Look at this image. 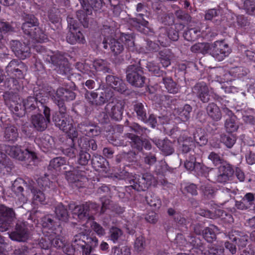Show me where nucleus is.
Here are the masks:
<instances>
[{
  "mask_svg": "<svg viewBox=\"0 0 255 255\" xmlns=\"http://www.w3.org/2000/svg\"><path fill=\"white\" fill-rule=\"evenodd\" d=\"M86 97L88 100L92 104L102 105L108 100L109 96L107 95L105 91L101 92L100 94H98L95 92H91L89 95L86 94Z\"/></svg>",
  "mask_w": 255,
  "mask_h": 255,
  "instance_id": "21",
  "label": "nucleus"
},
{
  "mask_svg": "<svg viewBox=\"0 0 255 255\" xmlns=\"http://www.w3.org/2000/svg\"><path fill=\"white\" fill-rule=\"evenodd\" d=\"M5 70L8 75L14 74L18 78H21L23 76V71L26 70V68L20 61L13 60L8 63Z\"/></svg>",
  "mask_w": 255,
  "mask_h": 255,
  "instance_id": "16",
  "label": "nucleus"
},
{
  "mask_svg": "<svg viewBox=\"0 0 255 255\" xmlns=\"http://www.w3.org/2000/svg\"><path fill=\"white\" fill-rule=\"evenodd\" d=\"M208 158L211 160L215 165L222 163V159L221 157L214 152H212L210 153L208 156Z\"/></svg>",
  "mask_w": 255,
  "mask_h": 255,
  "instance_id": "55",
  "label": "nucleus"
},
{
  "mask_svg": "<svg viewBox=\"0 0 255 255\" xmlns=\"http://www.w3.org/2000/svg\"><path fill=\"white\" fill-rule=\"evenodd\" d=\"M242 200L248 208H249L254 204L255 195L252 193H248L242 198Z\"/></svg>",
  "mask_w": 255,
  "mask_h": 255,
  "instance_id": "49",
  "label": "nucleus"
},
{
  "mask_svg": "<svg viewBox=\"0 0 255 255\" xmlns=\"http://www.w3.org/2000/svg\"><path fill=\"white\" fill-rule=\"evenodd\" d=\"M154 142L155 144L164 155H170L173 152L174 149L172 143L168 139H155Z\"/></svg>",
  "mask_w": 255,
  "mask_h": 255,
  "instance_id": "22",
  "label": "nucleus"
},
{
  "mask_svg": "<svg viewBox=\"0 0 255 255\" xmlns=\"http://www.w3.org/2000/svg\"><path fill=\"white\" fill-rule=\"evenodd\" d=\"M83 230L81 233L76 235L73 238L74 246H80L83 248L85 246L89 247L92 249L97 247L98 244V240L96 237H89L86 234L89 232V230L85 228V224H83Z\"/></svg>",
  "mask_w": 255,
  "mask_h": 255,
  "instance_id": "5",
  "label": "nucleus"
},
{
  "mask_svg": "<svg viewBox=\"0 0 255 255\" xmlns=\"http://www.w3.org/2000/svg\"><path fill=\"white\" fill-rule=\"evenodd\" d=\"M68 22L69 24L70 32L67 36V42L71 44L84 43L85 41L84 37L76 26L72 24V18H69Z\"/></svg>",
  "mask_w": 255,
  "mask_h": 255,
  "instance_id": "12",
  "label": "nucleus"
},
{
  "mask_svg": "<svg viewBox=\"0 0 255 255\" xmlns=\"http://www.w3.org/2000/svg\"><path fill=\"white\" fill-rule=\"evenodd\" d=\"M194 139L201 145L205 144L207 142V139L204 135L199 136L195 133L194 134Z\"/></svg>",
  "mask_w": 255,
  "mask_h": 255,
  "instance_id": "60",
  "label": "nucleus"
},
{
  "mask_svg": "<svg viewBox=\"0 0 255 255\" xmlns=\"http://www.w3.org/2000/svg\"><path fill=\"white\" fill-rule=\"evenodd\" d=\"M26 20L22 25V29L25 34L30 36L39 42H44L47 39L46 36L38 26L37 19L33 15L28 16Z\"/></svg>",
  "mask_w": 255,
  "mask_h": 255,
  "instance_id": "2",
  "label": "nucleus"
},
{
  "mask_svg": "<svg viewBox=\"0 0 255 255\" xmlns=\"http://www.w3.org/2000/svg\"><path fill=\"white\" fill-rule=\"evenodd\" d=\"M84 10L85 11L84 12L83 10H79L77 12V16L79 21L81 22L82 20H84L86 18V15L90 14V12H91V9H89L87 7L86 4L84 0H79Z\"/></svg>",
  "mask_w": 255,
  "mask_h": 255,
  "instance_id": "38",
  "label": "nucleus"
},
{
  "mask_svg": "<svg viewBox=\"0 0 255 255\" xmlns=\"http://www.w3.org/2000/svg\"><path fill=\"white\" fill-rule=\"evenodd\" d=\"M106 81L110 87L118 92H122L126 89L125 84L119 78L109 75L106 77Z\"/></svg>",
  "mask_w": 255,
  "mask_h": 255,
  "instance_id": "23",
  "label": "nucleus"
},
{
  "mask_svg": "<svg viewBox=\"0 0 255 255\" xmlns=\"http://www.w3.org/2000/svg\"><path fill=\"white\" fill-rule=\"evenodd\" d=\"M147 203L153 208L154 210L159 209L161 205L160 199L153 193H150L146 197Z\"/></svg>",
  "mask_w": 255,
  "mask_h": 255,
  "instance_id": "29",
  "label": "nucleus"
},
{
  "mask_svg": "<svg viewBox=\"0 0 255 255\" xmlns=\"http://www.w3.org/2000/svg\"><path fill=\"white\" fill-rule=\"evenodd\" d=\"M44 118L42 115H35L32 117V123L37 130H44L50 122V110L47 107H43Z\"/></svg>",
  "mask_w": 255,
  "mask_h": 255,
  "instance_id": "11",
  "label": "nucleus"
},
{
  "mask_svg": "<svg viewBox=\"0 0 255 255\" xmlns=\"http://www.w3.org/2000/svg\"><path fill=\"white\" fill-rule=\"evenodd\" d=\"M13 216L14 212L11 209L7 208L3 205H0V218H12Z\"/></svg>",
  "mask_w": 255,
  "mask_h": 255,
  "instance_id": "48",
  "label": "nucleus"
},
{
  "mask_svg": "<svg viewBox=\"0 0 255 255\" xmlns=\"http://www.w3.org/2000/svg\"><path fill=\"white\" fill-rule=\"evenodd\" d=\"M127 78L130 84L137 87L143 86L145 82V77L142 76V72L134 65L128 67Z\"/></svg>",
  "mask_w": 255,
  "mask_h": 255,
  "instance_id": "8",
  "label": "nucleus"
},
{
  "mask_svg": "<svg viewBox=\"0 0 255 255\" xmlns=\"http://www.w3.org/2000/svg\"><path fill=\"white\" fill-rule=\"evenodd\" d=\"M48 97L47 96H44L42 93H39L37 94L36 97H29L23 101V108H20L21 112L18 113L19 116L22 115L24 113V110H33L35 109L36 107L39 108L38 104H40L43 109L44 104L47 101Z\"/></svg>",
  "mask_w": 255,
  "mask_h": 255,
  "instance_id": "6",
  "label": "nucleus"
},
{
  "mask_svg": "<svg viewBox=\"0 0 255 255\" xmlns=\"http://www.w3.org/2000/svg\"><path fill=\"white\" fill-rule=\"evenodd\" d=\"M53 142L52 137L48 135H44L41 138V144L44 148L49 149L51 147Z\"/></svg>",
  "mask_w": 255,
  "mask_h": 255,
  "instance_id": "51",
  "label": "nucleus"
},
{
  "mask_svg": "<svg viewBox=\"0 0 255 255\" xmlns=\"http://www.w3.org/2000/svg\"><path fill=\"white\" fill-rule=\"evenodd\" d=\"M12 50L15 55L21 59H24L30 54V49L25 43H21L17 40H12L10 42Z\"/></svg>",
  "mask_w": 255,
  "mask_h": 255,
  "instance_id": "15",
  "label": "nucleus"
},
{
  "mask_svg": "<svg viewBox=\"0 0 255 255\" xmlns=\"http://www.w3.org/2000/svg\"><path fill=\"white\" fill-rule=\"evenodd\" d=\"M134 111L136 113L138 118L144 122L147 121L145 111L143 105L141 103H138L134 106Z\"/></svg>",
  "mask_w": 255,
  "mask_h": 255,
  "instance_id": "39",
  "label": "nucleus"
},
{
  "mask_svg": "<svg viewBox=\"0 0 255 255\" xmlns=\"http://www.w3.org/2000/svg\"><path fill=\"white\" fill-rule=\"evenodd\" d=\"M145 247V241L144 237L139 236L137 237L134 244V248L137 252L142 251Z\"/></svg>",
  "mask_w": 255,
  "mask_h": 255,
  "instance_id": "46",
  "label": "nucleus"
},
{
  "mask_svg": "<svg viewBox=\"0 0 255 255\" xmlns=\"http://www.w3.org/2000/svg\"><path fill=\"white\" fill-rule=\"evenodd\" d=\"M65 163V160L63 158L56 157L50 161L49 166L50 167L57 170H60L61 169V166L64 165Z\"/></svg>",
  "mask_w": 255,
  "mask_h": 255,
  "instance_id": "44",
  "label": "nucleus"
},
{
  "mask_svg": "<svg viewBox=\"0 0 255 255\" xmlns=\"http://www.w3.org/2000/svg\"><path fill=\"white\" fill-rule=\"evenodd\" d=\"M211 54L217 60L221 61L231 53L228 44L221 41H216L210 48Z\"/></svg>",
  "mask_w": 255,
  "mask_h": 255,
  "instance_id": "9",
  "label": "nucleus"
},
{
  "mask_svg": "<svg viewBox=\"0 0 255 255\" xmlns=\"http://www.w3.org/2000/svg\"><path fill=\"white\" fill-rule=\"evenodd\" d=\"M156 160V158L155 155L153 154L150 153L146 155L144 158L145 162L149 165H152L154 164Z\"/></svg>",
  "mask_w": 255,
  "mask_h": 255,
  "instance_id": "64",
  "label": "nucleus"
},
{
  "mask_svg": "<svg viewBox=\"0 0 255 255\" xmlns=\"http://www.w3.org/2000/svg\"><path fill=\"white\" fill-rule=\"evenodd\" d=\"M8 236L12 240L25 242L29 237V233L24 223L17 224L15 231L9 234Z\"/></svg>",
  "mask_w": 255,
  "mask_h": 255,
  "instance_id": "14",
  "label": "nucleus"
},
{
  "mask_svg": "<svg viewBox=\"0 0 255 255\" xmlns=\"http://www.w3.org/2000/svg\"><path fill=\"white\" fill-rule=\"evenodd\" d=\"M133 188L138 191H144L155 182V179L150 173H145L138 178L133 179Z\"/></svg>",
  "mask_w": 255,
  "mask_h": 255,
  "instance_id": "13",
  "label": "nucleus"
},
{
  "mask_svg": "<svg viewBox=\"0 0 255 255\" xmlns=\"http://www.w3.org/2000/svg\"><path fill=\"white\" fill-rule=\"evenodd\" d=\"M56 216L59 220L66 221L68 219V214L67 210L61 204H58L55 208Z\"/></svg>",
  "mask_w": 255,
  "mask_h": 255,
  "instance_id": "31",
  "label": "nucleus"
},
{
  "mask_svg": "<svg viewBox=\"0 0 255 255\" xmlns=\"http://www.w3.org/2000/svg\"><path fill=\"white\" fill-rule=\"evenodd\" d=\"M64 101L73 100L76 97L73 92L65 89H64Z\"/></svg>",
  "mask_w": 255,
  "mask_h": 255,
  "instance_id": "62",
  "label": "nucleus"
},
{
  "mask_svg": "<svg viewBox=\"0 0 255 255\" xmlns=\"http://www.w3.org/2000/svg\"><path fill=\"white\" fill-rule=\"evenodd\" d=\"M143 15L141 13L137 14L136 15V17L135 18L136 21L138 25H141L143 27H147L148 22L147 21L142 18ZM138 26L140 27V25H138Z\"/></svg>",
  "mask_w": 255,
  "mask_h": 255,
  "instance_id": "59",
  "label": "nucleus"
},
{
  "mask_svg": "<svg viewBox=\"0 0 255 255\" xmlns=\"http://www.w3.org/2000/svg\"><path fill=\"white\" fill-rule=\"evenodd\" d=\"M178 142L180 144L182 145L183 147V152H187L188 151H189V146L191 145L190 143L192 142V140H191V138H190L188 139H186V140L183 141L182 143H181L182 139L180 138L178 140Z\"/></svg>",
  "mask_w": 255,
  "mask_h": 255,
  "instance_id": "58",
  "label": "nucleus"
},
{
  "mask_svg": "<svg viewBox=\"0 0 255 255\" xmlns=\"http://www.w3.org/2000/svg\"><path fill=\"white\" fill-rule=\"evenodd\" d=\"M87 3L90 6L88 5H86L87 7L91 9V12L90 14L92 12V9L94 8H99L101 5V0H86Z\"/></svg>",
  "mask_w": 255,
  "mask_h": 255,
  "instance_id": "56",
  "label": "nucleus"
},
{
  "mask_svg": "<svg viewBox=\"0 0 255 255\" xmlns=\"http://www.w3.org/2000/svg\"><path fill=\"white\" fill-rule=\"evenodd\" d=\"M50 240V239L49 238H47V239L46 238H42L39 243L40 247L45 250L48 249L51 244Z\"/></svg>",
  "mask_w": 255,
  "mask_h": 255,
  "instance_id": "61",
  "label": "nucleus"
},
{
  "mask_svg": "<svg viewBox=\"0 0 255 255\" xmlns=\"http://www.w3.org/2000/svg\"><path fill=\"white\" fill-rule=\"evenodd\" d=\"M109 45L112 52L115 55L120 54L123 50V45L114 39L110 40Z\"/></svg>",
  "mask_w": 255,
  "mask_h": 255,
  "instance_id": "37",
  "label": "nucleus"
},
{
  "mask_svg": "<svg viewBox=\"0 0 255 255\" xmlns=\"http://www.w3.org/2000/svg\"><path fill=\"white\" fill-rule=\"evenodd\" d=\"M55 234L50 235L51 244L55 248H63L65 246V240L61 235Z\"/></svg>",
  "mask_w": 255,
  "mask_h": 255,
  "instance_id": "36",
  "label": "nucleus"
},
{
  "mask_svg": "<svg viewBox=\"0 0 255 255\" xmlns=\"http://www.w3.org/2000/svg\"><path fill=\"white\" fill-rule=\"evenodd\" d=\"M236 137L233 135H225L222 137V142L229 148H231L235 144L236 141Z\"/></svg>",
  "mask_w": 255,
  "mask_h": 255,
  "instance_id": "50",
  "label": "nucleus"
},
{
  "mask_svg": "<svg viewBox=\"0 0 255 255\" xmlns=\"http://www.w3.org/2000/svg\"><path fill=\"white\" fill-rule=\"evenodd\" d=\"M215 218H220L225 223L231 224L233 222L234 219L231 214H228L221 209H217L215 211Z\"/></svg>",
  "mask_w": 255,
  "mask_h": 255,
  "instance_id": "34",
  "label": "nucleus"
},
{
  "mask_svg": "<svg viewBox=\"0 0 255 255\" xmlns=\"http://www.w3.org/2000/svg\"><path fill=\"white\" fill-rule=\"evenodd\" d=\"M106 113L112 118L119 121L122 119L124 104L122 101L115 100L108 103L105 108Z\"/></svg>",
  "mask_w": 255,
  "mask_h": 255,
  "instance_id": "10",
  "label": "nucleus"
},
{
  "mask_svg": "<svg viewBox=\"0 0 255 255\" xmlns=\"http://www.w3.org/2000/svg\"><path fill=\"white\" fill-rule=\"evenodd\" d=\"M121 40L125 43L127 48L130 51H133L134 49V42L133 37L130 34H123L121 37Z\"/></svg>",
  "mask_w": 255,
  "mask_h": 255,
  "instance_id": "35",
  "label": "nucleus"
},
{
  "mask_svg": "<svg viewBox=\"0 0 255 255\" xmlns=\"http://www.w3.org/2000/svg\"><path fill=\"white\" fill-rule=\"evenodd\" d=\"M217 10L215 8L208 10L205 14V19L207 20H211L218 15Z\"/></svg>",
  "mask_w": 255,
  "mask_h": 255,
  "instance_id": "57",
  "label": "nucleus"
},
{
  "mask_svg": "<svg viewBox=\"0 0 255 255\" xmlns=\"http://www.w3.org/2000/svg\"><path fill=\"white\" fill-rule=\"evenodd\" d=\"M70 210H72V214L74 216L81 221H86V225L88 227L91 226L94 231L99 236L105 235V231L104 228L99 224L93 221L92 217L89 216L88 211L90 208V204L86 203L80 205L75 206L74 203H70L69 205Z\"/></svg>",
  "mask_w": 255,
  "mask_h": 255,
  "instance_id": "1",
  "label": "nucleus"
},
{
  "mask_svg": "<svg viewBox=\"0 0 255 255\" xmlns=\"http://www.w3.org/2000/svg\"><path fill=\"white\" fill-rule=\"evenodd\" d=\"M225 127L228 132L236 131L239 128V126L236 122V117H231L230 118H227L225 123Z\"/></svg>",
  "mask_w": 255,
  "mask_h": 255,
  "instance_id": "28",
  "label": "nucleus"
},
{
  "mask_svg": "<svg viewBox=\"0 0 255 255\" xmlns=\"http://www.w3.org/2000/svg\"><path fill=\"white\" fill-rule=\"evenodd\" d=\"M209 45L205 43H198L194 44L191 47V50L195 53H205L207 52Z\"/></svg>",
  "mask_w": 255,
  "mask_h": 255,
  "instance_id": "41",
  "label": "nucleus"
},
{
  "mask_svg": "<svg viewBox=\"0 0 255 255\" xmlns=\"http://www.w3.org/2000/svg\"><path fill=\"white\" fill-rule=\"evenodd\" d=\"M192 92L203 103H207L209 101L210 96L209 90L205 83H199L197 84L193 88Z\"/></svg>",
  "mask_w": 255,
  "mask_h": 255,
  "instance_id": "17",
  "label": "nucleus"
},
{
  "mask_svg": "<svg viewBox=\"0 0 255 255\" xmlns=\"http://www.w3.org/2000/svg\"><path fill=\"white\" fill-rule=\"evenodd\" d=\"M113 255H130L129 248L128 246H124L121 248L115 247L112 251Z\"/></svg>",
  "mask_w": 255,
  "mask_h": 255,
  "instance_id": "45",
  "label": "nucleus"
},
{
  "mask_svg": "<svg viewBox=\"0 0 255 255\" xmlns=\"http://www.w3.org/2000/svg\"><path fill=\"white\" fill-rule=\"evenodd\" d=\"M14 24L13 22L0 20V40L3 38L4 34L14 30Z\"/></svg>",
  "mask_w": 255,
  "mask_h": 255,
  "instance_id": "27",
  "label": "nucleus"
},
{
  "mask_svg": "<svg viewBox=\"0 0 255 255\" xmlns=\"http://www.w3.org/2000/svg\"><path fill=\"white\" fill-rule=\"evenodd\" d=\"M192 108L189 105H185L183 108L177 110L179 118L183 122L187 121L190 118Z\"/></svg>",
  "mask_w": 255,
  "mask_h": 255,
  "instance_id": "30",
  "label": "nucleus"
},
{
  "mask_svg": "<svg viewBox=\"0 0 255 255\" xmlns=\"http://www.w3.org/2000/svg\"><path fill=\"white\" fill-rule=\"evenodd\" d=\"M122 231L116 227H112L110 230V239L115 243L122 236Z\"/></svg>",
  "mask_w": 255,
  "mask_h": 255,
  "instance_id": "43",
  "label": "nucleus"
},
{
  "mask_svg": "<svg viewBox=\"0 0 255 255\" xmlns=\"http://www.w3.org/2000/svg\"><path fill=\"white\" fill-rule=\"evenodd\" d=\"M200 31L196 28H190L184 33V37L188 41L195 40L200 35Z\"/></svg>",
  "mask_w": 255,
  "mask_h": 255,
  "instance_id": "40",
  "label": "nucleus"
},
{
  "mask_svg": "<svg viewBox=\"0 0 255 255\" xmlns=\"http://www.w3.org/2000/svg\"><path fill=\"white\" fill-rule=\"evenodd\" d=\"M163 83L168 92L170 93L175 94L178 91V88L176 84L170 78L163 79Z\"/></svg>",
  "mask_w": 255,
  "mask_h": 255,
  "instance_id": "32",
  "label": "nucleus"
},
{
  "mask_svg": "<svg viewBox=\"0 0 255 255\" xmlns=\"http://www.w3.org/2000/svg\"><path fill=\"white\" fill-rule=\"evenodd\" d=\"M18 136L17 129L14 126L7 127L4 131V137L8 140H15Z\"/></svg>",
  "mask_w": 255,
  "mask_h": 255,
  "instance_id": "33",
  "label": "nucleus"
},
{
  "mask_svg": "<svg viewBox=\"0 0 255 255\" xmlns=\"http://www.w3.org/2000/svg\"><path fill=\"white\" fill-rule=\"evenodd\" d=\"M219 174L216 177V181L220 183L227 182L233 173L232 168L228 164H223L218 169Z\"/></svg>",
  "mask_w": 255,
  "mask_h": 255,
  "instance_id": "19",
  "label": "nucleus"
},
{
  "mask_svg": "<svg viewBox=\"0 0 255 255\" xmlns=\"http://www.w3.org/2000/svg\"><path fill=\"white\" fill-rule=\"evenodd\" d=\"M5 150L9 155L20 160H27L30 162L36 158L34 152L22 149L19 145L6 146Z\"/></svg>",
  "mask_w": 255,
  "mask_h": 255,
  "instance_id": "4",
  "label": "nucleus"
},
{
  "mask_svg": "<svg viewBox=\"0 0 255 255\" xmlns=\"http://www.w3.org/2000/svg\"><path fill=\"white\" fill-rule=\"evenodd\" d=\"M244 7L249 14H255V3L253 1L249 0H246L244 2Z\"/></svg>",
  "mask_w": 255,
  "mask_h": 255,
  "instance_id": "52",
  "label": "nucleus"
},
{
  "mask_svg": "<svg viewBox=\"0 0 255 255\" xmlns=\"http://www.w3.org/2000/svg\"><path fill=\"white\" fill-rule=\"evenodd\" d=\"M50 182L46 177L39 178L37 180L36 184H34L30 187L31 191L33 194V203L34 204L38 205L39 203L44 204L45 200V197L43 192L37 189V187H40L41 190L49 185Z\"/></svg>",
  "mask_w": 255,
  "mask_h": 255,
  "instance_id": "7",
  "label": "nucleus"
},
{
  "mask_svg": "<svg viewBox=\"0 0 255 255\" xmlns=\"http://www.w3.org/2000/svg\"><path fill=\"white\" fill-rule=\"evenodd\" d=\"M53 120L56 126L64 132L72 140H74V138L77 137L78 135V131L76 128L74 127L72 124L73 120L69 116L65 117L62 120L59 119L56 116H54Z\"/></svg>",
  "mask_w": 255,
  "mask_h": 255,
  "instance_id": "3",
  "label": "nucleus"
},
{
  "mask_svg": "<svg viewBox=\"0 0 255 255\" xmlns=\"http://www.w3.org/2000/svg\"><path fill=\"white\" fill-rule=\"evenodd\" d=\"M185 167L189 170L192 171L194 169L197 170L199 168H201L199 163H195V158L194 156L191 157L190 160H186L185 162Z\"/></svg>",
  "mask_w": 255,
  "mask_h": 255,
  "instance_id": "47",
  "label": "nucleus"
},
{
  "mask_svg": "<svg viewBox=\"0 0 255 255\" xmlns=\"http://www.w3.org/2000/svg\"><path fill=\"white\" fill-rule=\"evenodd\" d=\"M92 68L90 69H88V66L87 64L84 65L85 71L83 73H86L87 74L91 76L92 74L94 75L95 71H104L108 72V64L107 63L102 59L95 60L93 63Z\"/></svg>",
  "mask_w": 255,
  "mask_h": 255,
  "instance_id": "18",
  "label": "nucleus"
},
{
  "mask_svg": "<svg viewBox=\"0 0 255 255\" xmlns=\"http://www.w3.org/2000/svg\"><path fill=\"white\" fill-rule=\"evenodd\" d=\"M208 115L214 121H218L222 118V114L219 108L214 103H210L207 108Z\"/></svg>",
  "mask_w": 255,
  "mask_h": 255,
  "instance_id": "24",
  "label": "nucleus"
},
{
  "mask_svg": "<svg viewBox=\"0 0 255 255\" xmlns=\"http://www.w3.org/2000/svg\"><path fill=\"white\" fill-rule=\"evenodd\" d=\"M42 225L43 228L53 230L55 227L59 226V223L54 221L50 217H45L42 221Z\"/></svg>",
  "mask_w": 255,
  "mask_h": 255,
  "instance_id": "42",
  "label": "nucleus"
},
{
  "mask_svg": "<svg viewBox=\"0 0 255 255\" xmlns=\"http://www.w3.org/2000/svg\"><path fill=\"white\" fill-rule=\"evenodd\" d=\"M186 191L190 193L192 195H196L197 194V187L195 184H190L185 187Z\"/></svg>",
  "mask_w": 255,
  "mask_h": 255,
  "instance_id": "63",
  "label": "nucleus"
},
{
  "mask_svg": "<svg viewBox=\"0 0 255 255\" xmlns=\"http://www.w3.org/2000/svg\"><path fill=\"white\" fill-rule=\"evenodd\" d=\"M17 99H19L16 95H14L9 100H6L5 102L7 104H9L10 107L14 109L15 112H18L19 107L17 103Z\"/></svg>",
  "mask_w": 255,
  "mask_h": 255,
  "instance_id": "53",
  "label": "nucleus"
},
{
  "mask_svg": "<svg viewBox=\"0 0 255 255\" xmlns=\"http://www.w3.org/2000/svg\"><path fill=\"white\" fill-rule=\"evenodd\" d=\"M229 236L230 239L233 242H236L239 247H244L246 246L248 241L247 236H241L238 232L235 231H232Z\"/></svg>",
  "mask_w": 255,
  "mask_h": 255,
  "instance_id": "26",
  "label": "nucleus"
},
{
  "mask_svg": "<svg viewBox=\"0 0 255 255\" xmlns=\"http://www.w3.org/2000/svg\"><path fill=\"white\" fill-rule=\"evenodd\" d=\"M219 233V229L217 227L211 225L204 230V238L208 242H212L216 239V235Z\"/></svg>",
  "mask_w": 255,
  "mask_h": 255,
  "instance_id": "25",
  "label": "nucleus"
},
{
  "mask_svg": "<svg viewBox=\"0 0 255 255\" xmlns=\"http://www.w3.org/2000/svg\"><path fill=\"white\" fill-rule=\"evenodd\" d=\"M90 158V155L89 153L84 152H81L79 155L78 162L81 165H85L88 163Z\"/></svg>",
  "mask_w": 255,
  "mask_h": 255,
  "instance_id": "54",
  "label": "nucleus"
},
{
  "mask_svg": "<svg viewBox=\"0 0 255 255\" xmlns=\"http://www.w3.org/2000/svg\"><path fill=\"white\" fill-rule=\"evenodd\" d=\"M64 88H59L56 92L51 93L50 96L54 103L56 104L59 108L60 113L64 114L66 111L64 102Z\"/></svg>",
  "mask_w": 255,
  "mask_h": 255,
  "instance_id": "20",
  "label": "nucleus"
}]
</instances>
